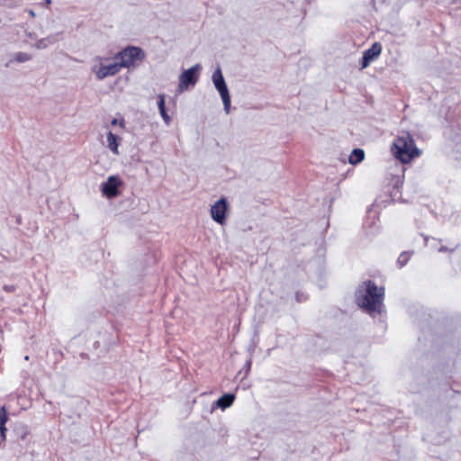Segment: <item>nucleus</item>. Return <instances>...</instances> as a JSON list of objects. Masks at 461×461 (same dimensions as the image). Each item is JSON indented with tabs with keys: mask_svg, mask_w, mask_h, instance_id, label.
<instances>
[{
	"mask_svg": "<svg viewBox=\"0 0 461 461\" xmlns=\"http://www.w3.org/2000/svg\"><path fill=\"white\" fill-rule=\"evenodd\" d=\"M383 299L384 288L378 289L376 285L370 280L360 285L355 293L357 304L368 313H380L382 312Z\"/></svg>",
	"mask_w": 461,
	"mask_h": 461,
	"instance_id": "obj_1",
	"label": "nucleus"
},
{
	"mask_svg": "<svg viewBox=\"0 0 461 461\" xmlns=\"http://www.w3.org/2000/svg\"><path fill=\"white\" fill-rule=\"evenodd\" d=\"M391 149L394 157L402 163H409L420 154L411 135L406 131L394 140Z\"/></svg>",
	"mask_w": 461,
	"mask_h": 461,
	"instance_id": "obj_2",
	"label": "nucleus"
},
{
	"mask_svg": "<svg viewBox=\"0 0 461 461\" xmlns=\"http://www.w3.org/2000/svg\"><path fill=\"white\" fill-rule=\"evenodd\" d=\"M145 57L143 50L139 47L129 46L119 51L114 59L117 60L121 69L134 66L136 60H142Z\"/></svg>",
	"mask_w": 461,
	"mask_h": 461,
	"instance_id": "obj_3",
	"label": "nucleus"
},
{
	"mask_svg": "<svg viewBox=\"0 0 461 461\" xmlns=\"http://www.w3.org/2000/svg\"><path fill=\"white\" fill-rule=\"evenodd\" d=\"M212 80L221 97L225 113H229L230 111V95L220 67L212 73Z\"/></svg>",
	"mask_w": 461,
	"mask_h": 461,
	"instance_id": "obj_4",
	"label": "nucleus"
},
{
	"mask_svg": "<svg viewBox=\"0 0 461 461\" xmlns=\"http://www.w3.org/2000/svg\"><path fill=\"white\" fill-rule=\"evenodd\" d=\"M97 59L100 63L95 64L92 68V72L95 75L98 80H103L107 77L114 76L121 71V68L117 60L111 64H105L104 62L108 61V58L98 57Z\"/></svg>",
	"mask_w": 461,
	"mask_h": 461,
	"instance_id": "obj_5",
	"label": "nucleus"
},
{
	"mask_svg": "<svg viewBox=\"0 0 461 461\" xmlns=\"http://www.w3.org/2000/svg\"><path fill=\"white\" fill-rule=\"evenodd\" d=\"M201 69L202 66L200 64H195L181 73L179 76L178 90L182 92L188 89L190 86H194L198 81L199 72Z\"/></svg>",
	"mask_w": 461,
	"mask_h": 461,
	"instance_id": "obj_6",
	"label": "nucleus"
},
{
	"mask_svg": "<svg viewBox=\"0 0 461 461\" xmlns=\"http://www.w3.org/2000/svg\"><path fill=\"white\" fill-rule=\"evenodd\" d=\"M123 182L118 176H110L105 182L101 185V192L107 198H114L119 195V187Z\"/></svg>",
	"mask_w": 461,
	"mask_h": 461,
	"instance_id": "obj_7",
	"label": "nucleus"
},
{
	"mask_svg": "<svg viewBox=\"0 0 461 461\" xmlns=\"http://www.w3.org/2000/svg\"><path fill=\"white\" fill-rule=\"evenodd\" d=\"M228 210V203L226 198L221 197L211 207V215L214 221L219 224H224L226 221V212Z\"/></svg>",
	"mask_w": 461,
	"mask_h": 461,
	"instance_id": "obj_8",
	"label": "nucleus"
},
{
	"mask_svg": "<svg viewBox=\"0 0 461 461\" xmlns=\"http://www.w3.org/2000/svg\"><path fill=\"white\" fill-rule=\"evenodd\" d=\"M381 52L382 45L379 42L373 43V45L363 53V57L360 61V69L366 68L372 61L380 56Z\"/></svg>",
	"mask_w": 461,
	"mask_h": 461,
	"instance_id": "obj_9",
	"label": "nucleus"
},
{
	"mask_svg": "<svg viewBox=\"0 0 461 461\" xmlns=\"http://www.w3.org/2000/svg\"><path fill=\"white\" fill-rule=\"evenodd\" d=\"M235 400L233 393H225L216 401V406L224 410L230 407Z\"/></svg>",
	"mask_w": 461,
	"mask_h": 461,
	"instance_id": "obj_10",
	"label": "nucleus"
},
{
	"mask_svg": "<svg viewBox=\"0 0 461 461\" xmlns=\"http://www.w3.org/2000/svg\"><path fill=\"white\" fill-rule=\"evenodd\" d=\"M8 420L7 413L5 407L0 408V439L1 442L5 439L6 428L5 424Z\"/></svg>",
	"mask_w": 461,
	"mask_h": 461,
	"instance_id": "obj_11",
	"label": "nucleus"
},
{
	"mask_svg": "<svg viewBox=\"0 0 461 461\" xmlns=\"http://www.w3.org/2000/svg\"><path fill=\"white\" fill-rule=\"evenodd\" d=\"M121 140V138L117 135L113 134L112 131H109L107 133V142H108V148L114 153L118 154V146L119 141Z\"/></svg>",
	"mask_w": 461,
	"mask_h": 461,
	"instance_id": "obj_12",
	"label": "nucleus"
},
{
	"mask_svg": "<svg viewBox=\"0 0 461 461\" xmlns=\"http://www.w3.org/2000/svg\"><path fill=\"white\" fill-rule=\"evenodd\" d=\"M58 41L57 39V34L56 35H49L48 37L46 38H43V39H41L39 40L36 43H35V47L38 49V50H43V49H46L48 46L50 45H52L54 43H56Z\"/></svg>",
	"mask_w": 461,
	"mask_h": 461,
	"instance_id": "obj_13",
	"label": "nucleus"
},
{
	"mask_svg": "<svg viewBox=\"0 0 461 461\" xmlns=\"http://www.w3.org/2000/svg\"><path fill=\"white\" fill-rule=\"evenodd\" d=\"M365 158V152L361 149H354L349 155L348 162L351 165H357Z\"/></svg>",
	"mask_w": 461,
	"mask_h": 461,
	"instance_id": "obj_14",
	"label": "nucleus"
},
{
	"mask_svg": "<svg viewBox=\"0 0 461 461\" xmlns=\"http://www.w3.org/2000/svg\"><path fill=\"white\" fill-rule=\"evenodd\" d=\"M410 258H411V256H410L409 252H402V253L399 256V258H398V259H397V264H398V266H399L400 267H404V266L408 263V261H409Z\"/></svg>",
	"mask_w": 461,
	"mask_h": 461,
	"instance_id": "obj_15",
	"label": "nucleus"
},
{
	"mask_svg": "<svg viewBox=\"0 0 461 461\" xmlns=\"http://www.w3.org/2000/svg\"><path fill=\"white\" fill-rule=\"evenodd\" d=\"M14 59L19 63L26 62L32 59V56L25 52H18L15 54Z\"/></svg>",
	"mask_w": 461,
	"mask_h": 461,
	"instance_id": "obj_16",
	"label": "nucleus"
},
{
	"mask_svg": "<svg viewBox=\"0 0 461 461\" xmlns=\"http://www.w3.org/2000/svg\"><path fill=\"white\" fill-rule=\"evenodd\" d=\"M159 110V113L164 121V122L167 124V125H169L170 122H171V118L170 116L167 114V110H166V107L164 108H160L158 109Z\"/></svg>",
	"mask_w": 461,
	"mask_h": 461,
	"instance_id": "obj_17",
	"label": "nucleus"
},
{
	"mask_svg": "<svg viewBox=\"0 0 461 461\" xmlns=\"http://www.w3.org/2000/svg\"><path fill=\"white\" fill-rule=\"evenodd\" d=\"M158 109L166 107L165 104V95L161 94L158 96Z\"/></svg>",
	"mask_w": 461,
	"mask_h": 461,
	"instance_id": "obj_18",
	"label": "nucleus"
},
{
	"mask_svg": "<svg viewBox=\"0 0 461 461\" xmlns=\"http://www.w3.org/2000/svg\"><path fill=\"white\" fill-rule=\"evenodd\" d=\"M3 289L5 291V292H8V293H13L15 291V286L13 285H4Z\"/></svg>",
	"mask_w": 461,
	"mask_h": 461,
	"instance_id": "obj_19",
	"label": "nucleus"
},
{
	"mask_svg": "<svg viewBox=\"0 0 461 461\" xmlns=\"http://www.w3.org/2000/svg\"><path fill=\"white\" fill-rule=\"evenodd\" d=\"M28 14H30L31 17L34 18L36 16L35 13L33 10L30 9V10H27Z\"/></svg>",
	"mask_w": 461,
	"mask_h": 461,
	"instance_id": "obj_20",
	"label": "nucleus"
},
{
	"mask_svg": "<svg viewBox=\"0 0 461 461\" xmlns=\"http://www.w3.org/2000/svg\"><path fill=\"white\" fill-rule=\"evenodd\" d=\"M22 429H23V435H22V438L23 439V438H24V437H25V435L27 434V431L25 430V427H24V426H22Z\"/></svg>",
	"mask_w": 461,
	"mask_h": 461,
	"instance_id": "obj_21",
	"label": "nucleus"
},
{
	"mask_svg": "<svg viewBox=\"0 0 461 461\" xmlns=\"http://www.w3.org/2000/svg\"><path fill=\"white\" fill-rule=\"evenodd\" d=\"M50 3H51V0H45L43 5H44V6H48L49 5H50Z\"/></svg>",
	"mask_w": 461,
	"mask_h": 461,
	"instance_id": "obj_22",
	"label": "nucleus"
},
{
	"mask_svg": "<svg viewBox=\"0 0 461 461\" xmlns=\"http://www.w3.org/2000/svg\"><path fill=\"white\" fill-rule=\"evenodd\" d=\"M117 123H118L117 119H113V120H112V124H113V125H116Z\"/></svg>",
	"mask_w": 461,
	"mask_h": 461,
	"instance_id": "obj_23",
	"label": "nucleus"
},
{
	"mask_svg": "<svg viewBox=\"0 0 461 461\" xmlns=\"http://www.w3.org/2000/svg\"><path fill=\"white\" fill-rule=\"evenodd\" d=\"M296 299L298 302H302V296H299V294H296Z\"/></svg>",
	"mask_w": 461,
	"mask_h": 461,
	"instance_id": "obj_24",
	"label": "nucleus"
},
{
	"mask_svg": "<svg viewBox=\"0 0 461 461\" xmlns=\"http://www.w3.org/2000/svg\"><path fill=\"white\" fill-rule=\"evenodd\" d=\"M296 299L298 302H302V296H299V294H296Z\"/></svg>",
	"mask_w": 461,
	"mask_h": 461,
	"instance_id": "obj_25",
	"label": "nucleus"
},
{
	"mask_svg": "<svg viewBox=\"0 0 461 461\" xmlns=\"http://www.w3.org/2000/svg\"><path fill=\"white\" fill-rule=\"evenodd\" d=\"M438 250L439 251H445V250H447V249H446V247H440Z\"/></svg>",
	"mask_w": 461,
	"mask_h": 461,
	"instance_id": "obj_26",
	"label": "nucleus"
},
{
	"mask_svg": "<svg viewBox=\"0 0 461 461\" xmlns=\"http://www.w3.org/2000/svg\"><path fill=\"white\" fill-rule=\"evenodd\" d=\"M120 125H121L122 127H123V125H124L123 121L120 122Z\"/></svg>",
	"mask_w": 461,
	"mask_h": 461,
	"instance_id": "obj_27",
	"label": "nucleus"
}]
</instances>
